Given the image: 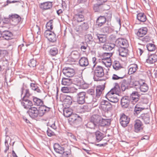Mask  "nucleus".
Segmentation results:
<instances>
[{"instance_id": "nucleus-1", "label": "nucleus", "mask_w": 157, "mask_h": 157, "mask_svg": "<svg viewBox=\"0 0 157 157\" xmlns=\"http://www.w3.org/2000/svg\"><path fill=\"white\" fill-rule=\"evenodd\" d=\"M41 107H39L38 109L34 106L31 107L27 111V113L31 118L36 119L38 117H42L45 113L48 112L44 110Z\"/></svg>"}, {"instance_id": "nucleus-2", "label": "nucleus", "mask_w": 157, "mask_h": 157, "mask_svg": "<svg viewBox=\"0 0 157 157\" xmlns=\"http://www.w3.org/2000/svg\"><path fill=\"white\" fill-rule=\"evenodd\" d=\"M92 69L94 72V79L95 81H101L104 80L101 78L104 75V72L103 68L99 65H96V63H94Z\"/></svg>"}, {"instance_id": "nucleus-3", "label": "nucleus", "mask_w": 157, "mask_h": 157, "mask_svg": "<svg viewBox=\"0 0 157 157\" xmlns=\"http://www.w3.org/2000/svg\"><path fill=\"white\" fill-rule=\"evenodd\" d=\"M82 118L78 115L75 113L71 115L69 118L68 121L70 124L74 125L81 124L82 121Z\"/></svg>"}, {"instance_id": "nucleus-4", "label": "nucleus", "mask_w": 157, "mask_h": 157, "mask_svg": "<svg viewBox=\"0 0 157 157\" xmlns=\"http://www.w3.org/2000/svg\"><path fill=\"white\" fill-rule=\"evenodd\" d=\"M32 98L34 105L40 106L39 107H41L44 108L43 110H45L46 112H48L50 111L51 108L45 105L42 100L35 96H33Z\"/></svg>"}, {"instance_id": "nucleus-5", "label": "nucleus", "mask_w": 157, "mask_h": 157, "mask_svg": "<svg viewBox=\"0 0 157 157\" xmlns=\"http://www.w3.org/2000/svg\"><path fill=\"white\" fill-rule=\"evenodd\" d=\"M44 35L48 40L52 43H55L57 40V37L55 33L51 31L46 30Z\"/></svg>"}, {"instance_id": "nucleus-6", "label": "nucleus", "mask_w": 157, "mask_h": 157, "mask_svg": "<svg viewBox=\"0 0 157 157\" xmlns=\"http://www.w3.org/2000/svg\"><path fill=\"white\" fill-rule=\"evenodd\" d=\"M120 91V88L119 85L117 83H115L114 87L112 88L105 95L106 98L108 100L111 98L112 97L114 96L115 94H117V93Z\"/></svg>"}, {"instance_id": "nucleus-7", "label": "nucleus", "mask_w": 157, "mask_h": 157, "mask_svg": "<svg viewBox=\"0 0 157 157\" xmlns=\"http://www.w3.org/2000/svg\"><path fill=\"white\" fill-rule=\"evenodd\" d=\"M134 131L136 133L141 132L143 129V124L141 121L137 119L134 121Z\"/></svg>"}, {"instance_id": "nucleus-8", "label": "nucleus", "mask_w": 157, "mask_h": 157, "mask_svg": "<svg viewBox=\"0 0 157 157\" xmlns=\"http://www.w3.org/2000/svg\"><path fill=\"white\" fill-rule=\"evenodd\" d=\"M130 121V118L124 113L121 115L120 122L121 126L124 128L127 126Z\"/></svg>"}, {"instance_id": "nucleus-9", "label": "nucleus", "mask_w": 157, "mask_h": 157, "mask_svg": "<svg viewBox=\"0 0 157 157\" xmlns=\"http://www.w3.org/2000/svg\"><path fill=\"white\" fill-rule=\"evenodd\" d=\"M117 83L118 84L120 90L121 89L122 91H124L126 89H129L131 87L128 81L125 79L122 80L119 83Z\"/></svg>"}, {"instance_id": "nucleus-10", "label": "nucleus", "mask_w": 157, "mask_h": 157, "mask_svg": "<svg viewBox=\"0 0 157 157\" xmlns=\"http://www.w3.org/2000/svg\"><path fill=\"white\" fill-rule=\"evenodd\" d=\"M62 72L65 76L69 78L72 77L75 74V70L68 67L64 68Z\"/></svg>"}, {"instance_id": "nucleus-11", "label": "nucleus", "mask_w": 157, "mask_h": 157, "mask_svg": "<svg viewBox=\"0 0 157 157\" xmlns=\"http://www.w3.org/2000/svg\"><path fill=\"white\" fill-rule=\"evenodd\" d=\"M86 93L84 92H81L77 94L76 98L77 101L79 104H83L85 103Z\"/></svg>"}, {"instance_id": "nucleus-12", "label": "nucleus", "mask_w": 157, "mask_h": 157, "mask_svg": "<svg viewBox=\"0 0 157 157\" xmlns=\"http://www.w3.org/2000/svg\"><path fill=\"white\" fill-rule=\"evenodd\" d=\"M131 100L129 96H124L121 99V104L123 108H128L129 105Z\"/></svg>"}, {"instance_id": "nucleus-13", "label": "nucleus", "mask_w": 157, "mask_h": 157, "mask_svg": "<svg viewBox=\"0 0 157 157\" xmlns=\"http://www.w3.org/2000/svg\"><path fill=\"white\" fill-rule=\"evenodd\" d=\"M21 104L24 108L28 109L31 107H33V103L32 101L26 98L22 99Z\"/></svg>"}, {"instance_id": "nucleus-14", "label": "nucleus", "mask_w": 157, "mask_h": 157, "mask_svg": "<svg viewBox=\"0 0 157 157\" xmlns=\"http://www.w3.org/2000/svg\"><path fill=\"white\" fill-rule=\"evenodd\" d=\"M106 21V19L105 16H100L97 18L95 25L97 27L100 28L104 25Z\"/></svg>"}, {"instance_id": "nucleus-15", "label": "nucleus", "mask_w": 157, "mask_h": 157, "mask_svg": "<svg viewBox=\"0 0 157 157\" xmlns=\"http://www.w3.org/2000/svg\"><path fill=\"white\" fill-rule=\"evenodd\" d=\"M140 96V95L138 92L135 91L132 93L129 98L131 100V102L134 104L139 101Z\"/></svg>"}, {"instance_id": "nucleus-16", "label": "nucleus", "mask_w": 157, "mask_h": 157, "mask_svg": "<svg viewBox=\"0 0 157 157\" xmlns=\"http://www.w3.org/2000/svg\"><path fill=\"white\" fill-rule=\"evenodd\" d=\"M73 19L75 21L78 23L84 21L85 18L83 13L81 12L75 14L73 16Z\"/></svg>"}, {"instance_id": "nucleus-17", "label": "nucleus", "mask_w": 157, "mask_h": 157, "mask_svg": "<svg viewBox=\"0 0 157 157\" xmlns=\"http://www.w3.org/2000/svg\"><path fill=\"white\" fill-rule=\"evenodd\" d=\"M148 30V29L146 27H142L138 29L136 34L139 37H142L147 34Z\"/></svg>"}, {"instance_id": "nucleus-18", "label": "nucleus", "mask_w": 157, "mask_h": 157, "mask_svg": "<svg viewBox=\"0 0 157 157\" xmlns=\"http://www.w3.org/2000/svg\"><path fill=\"white\" fill-rule=\"evenodd\" d=\"M146 62L149 64H152L157 61V55L155 54H148Z\"/></svg>"}, {"instance_id": "nucleus-19", "label": "nucleus", "mask_w": 157, "mask_h": 157, "mask_svg": "<svg viewBox=\"0 0 157 157\" xmlns=\"http://www.w3.org/2000/svg\"><path fill=\"white\" fill-rule=\"evenodd\" d=\"M101 107L105 110L109 111L112 109V105L108 101L104 100L101 102Z\"/></svg>"}, {"instance_id": "nucleus-20", "label": "nucleus", "mask_w": 157, "mask_h": 157, "mask_svg": "<svg viewBox=\"0 0 157 157\" xmlns=\"http://www.w3.org/2000/svg\"><path fill=\"white\" fill-rule=\"evenodd\" d=\"M91 121L94 122L96 125L98 127L100 121L101 119V117L97 114H94L92 115L90 118Z\"/></svg>"}, {"instance_id": "nucleus-21", "label": "nucleus", "mask_w": 157, "mask_h": 157, "mask_svg": "<svg viewBox=\"0 0 157 157\" xmlns=\"http://www.w3.org/2000/svg\"><path fill=\"white\" fill-rule=\"evenodd\" d=\"M97 36L96 40H98L97 43L101 44L105 43L107 40V39L105 36L104 35L97 33L96 34Z\"/></svg>"}, {"instance_id": "nucleus-22", "label": "nucleus", "mask_w": 157, "mask_h": 157, "mask_svg": "<svg viewBox=\"0 0 157 157\" xmlns=\"http://www.w3.org/2000/svg\"><path fill=\"white\" fill-rule=\"evenodd\" d=\"M13 34L12 33L8 30H5L2 32V37L5 39L8 40L11 39L12 38Z\"/></svg>"}, {"instance_id": "nucleus-23", "label": "nucleus", "mask_w": 157, "mask_h": 157, "mask_svg": "<svg viewBox=\"0 0 157 157\" xmlns=\"http://www.w3.org/2000/svg\"><path fill=\"white\" fill-rule=\"evenodd\" d=\"M117 43L120 47L127 48L128 45L127 40L123 38H118L117 39Z\"/></svg>"}, {"instance_id": "nucleus-24", "label": "nucleus", "mask_w": 157, "mask_h": 157, "mask_svg": "<svg viewBox=\"0 0 157 157\" xmlns=\"http://www.w3.org/2000/svg\"><path fill=\"white\" fill-rule=\"evenodd\" d=\"M139 117L144 121L145 124H148L150 121V115L148 113H143Z\"/></svg>"}, {"instance_id": "nucleus-25", "label": "nucleus", "mask_w": 157, "mask_h": 157, "mask_svg": "<svg viewBox=\"0 0 157 157\" xmlns=\"http://www.w3.org/2000/svg\"><path fill=\"white\" fill-rule=\"evenodd\" d=\"M72 101V99L71 97L67 95L64 96L63 102L66 107H69L71 104Z\"/></svg>"}, {"instance_id": "nucleus-26", "label": "nucleus", "mask_w": 157, "mask_h": 157, "mask_svg": "<svg viewBox=\"0 0 157 157\" xmlns=\"http://www.w3.org/2000/svg\"><path fill=\"white\" fill-rule=\"evenodd\" d=\"M52 3L50 2H45L40 4V7L44 10L49 9L52 8Z\"/></svg>"}, {"instance_id": "nucleus-27", "label": "nucleus", "mask_w": 157, "mask_h": 157, "mask_svg": "<svg viewBox=\"0 0 157 157\" xmlns=\"http://www.w3.org/2000/svg\"><path fill=\"white\" fill-rule=\"evenodd\" d=\"M94 135L96 139V141L99 142L101 141L102 139L105 136V134L99 131H97L95 133Z\"/></svg>"}, {"instance_id": "nucleus-28", "label": "nucleus", "mask_w": 157, "mask_h": 157, "mask_svg": "<svg viewBox=\"0 0 157 157\" xmlns=\"http://www.w3.org/2000/svg\"><path fill=\"white\" fill-rule=\"evenodd\" d=\"M136 19L139 21L144 22L147 20V17L145 14L142 12L139 13L136 15Z\"/></svg>"}, {"instance_id": "nucleus-29", "label": "nucleus", "mask_w": 157, "mask_h": 157, "mask_svg": "<svg viewBox=\"0 0 157 157\" xmlns=\"http://www.w3.org/2000/svg\"><path fill=\"white\" fill-rule=\"evenodd\" d=\"M115 44L113 43L110 42L108 44H105L103 46L102 48L104 50L107 51H110L114 48Z\"/></svg>"}, {"instance_id": "nucleus-30", "label": "nucleus", "mask_w": 157, "mask_h": 157, "mask_svg": "<svg viewBox=\"0 0 157 157\" xmlns=\"http://www.w3.org/2000/svg\"><path fill=\"white\" fill-rule=\"evenodd\" d=\"M10 14L8 17H2V23L3 26H5V25H9L11 24V17H10Z\"/></svg>"}, {"instance_id": "nucleus-31", "label": "nucleus", "mask_w": 157, "mask_h": 157, "mask_svg": "<svg viewBox=\"0 0 157 157\" xmlns=\"http://www.w3.org/2000/svg\"><path fill=\"white\" fill-rule=\"evenodd\" d=\"M74 114L72 110L69 107L64 108L63 109V114L66 117L70 118L71 115Z\"/></svg>"}, {"instance_id": "nucleus-32", "label": "nucleus", "mask_w": 157, "mask_h": 157, "mask_svg": "<svg viewBox=\"0 0 157 157\" xmlns=\"http://www.w3.org/2000/svg\"><path fill=\"white\" fill-rule=\"evenodd\" d=\"M89 28V25L87 22H84L81 24L79 26L78 30H77V32L79 31L82 32L87 31Z\"/></svg>"}, {"instance_id": "nucleus-33", "label": "nucleus", "mask_w": 157, "mask_h": 157, "mask_svg": "<svg viewBox=\"0 0 157 157\" xmlns=\"http://www.w3.org/2000/svg\"><path fill=\"white\" fill-rule=\"evenodd\" d=\"M105 83L103 85H100L97 86L96 88V95L97 97H100L102 94L103 91L104 90L105 86Z\"/></svg>"}, {"instance_id": "nucleus-34", "label": "nucleus", "mask_w": 157, "mask_h": 157, "mask_svg": "<svg viewBox=\"0 0 157 157\" xmlns=\"http://www.w3.org/2000/svg\"><path fill=\"white\" fill-rule=\"evenodd\" d=\"M53 148L55 151L59 154H62L63 151H64V148L61 147L60 145L58 143H55L54 144Z\"/></svg>"}, {"instance_id": "nucleus-35", "label": "nucleus", "mask_w": 157, "mask_h": 157, "mask_svg": "<svg viewBox=\"0 0 157 157\" xmlns=\"http://www.w3.org/2000/svg\"><path fill=\"white\" fill-rule=\"evenodd\" d=\"M80 65L82 67H85L89 65V61L87 58L83 57H81L79 61Z\"/></svg>"}, {"instance_id": "nucleus-36", "label": "nucleus", "mask_w": 157, "mask_h": 157, "mask_svg": "<svg viewBox=\"0 0 157 157\" xmlns=\"http://www.w3.org/2000/svg\"><path fill=\"white\" fill-rule=\"evenodd\" d=\"M111 120L109 119H104L101 117L98 127L108 126L110 125Z\"/></svg>"}, {"instance_id": "nucleus-37", "label": "nucleus", "mask_w": 157, "mask_h": 157, "mask_svg": "<svg viewBox=\"0 0 157 157\" xmlns=\"http://www.w3.org/2000/svg\"><path fill=\"white\" fill-rule=\"evenodd\" d=\"M10 17L12 21H16L15 24L14 25H16L19 23L21 20V17L18 15L16 14H10Z\"/></svg>"}, {"instance_id": "nucleus-38", "label": "nucleus", "mask_w": 157, "mask_h": 157, "mask_svg": "<svg viewBox=\"0 0 157 157\" xmlns=\"http://www.w3.org/2000/svg\"><path fill=\"white\" fill-rule=\"evenodd\" d=\"M118 51L119 56L123 57L127 56L128 53V49L127 48L120 47L118 49Z\"/></svg>"}, {"instance_id": "nucleus-39", "label": "nucleus", "mask_w": 157, "mask_h": 157, "mask_svg": "<svg viewBox=\"0 0 157 157\" xmlns=\"http://www.w3.org/2000/svg\"><path fill=\"white\" fill-rule=\"evenodd\" d=\"M129 67V68L128 73L129 75H131L134 73L138 69V65L136 64H133L130 65Z\"/></svg>"}, {"instance_id": "nucleus-40", "label": "nucleus", "mask_w": 157, "mask_h": 157, "mask_svg": "<svg viewBox=\"0 0 157 157\" xmlns=\"http://www.w3.org/2000/svg\"><path fill=\"white\" fill-rule=\"evenodd\" d=\"M93 8L95 12H100L104 10L103 8L102 5L97 3L94 5Z\"/></svg>"}, {"instance_id": "nucleus-41", "label": "nucleus", "mask_w": 157, "mask_h": 157, "mask_svg": "<svg viewBox=\"0 0 157 157\" xmlns=\"http://www.w3.org/2000/svg\"><path fill=\"white\" fill-rule=\"evenodd\" d=\"M80 49L83 52H85L87 49L90 50L89 47L86 42H81L80 44Z\"/></svg>"}, {"instance_id": "nucleus-42", "label": "nucleus", "mask_w": 157, "mask_h": 157, "mask_svg": "<svg viewBox=\"0 0 157 157\" xmlns=\"http://www.w3.org/2000/svg\"><path fill=\"white\" fill-rule=\"evenodd\" d=\"M30 87L31 89L38 93H41V91L38 86V84L33 83H31L30 84Z\"/></svg>"}, {"instance_id": "nucleus-43", "label": "nucleus", "mask_w": 157, "mask_h": 157, "mask_svg": "<svg viewBox=\"0 0 157 157\" xmlns=\"http://www.w3.org/2000/svg\"><path fill=\"white\" fill-rule=\"evenodd\" d=\"M139 88L140 91L143 92H147L149 89L148 85L145 82H143L142 84L140 85Z\"/></svg>"}, {"instance_id": "nucleus-44", "label": "nucleus", "mask_w": 157, "mask_h": 157, "mask_svg": "<svg viewBox=\"0 0 157 157\" xmlns=\"http://www.w3.org/2000/svg\"><path fill=\"white\" fill-rule=\"evenodd\" d=\"M144 109V108L143 107L140 106V105L138 104H136L135 107L134 111V115L137 116V115Z\"/></svg>"}, {"instance_id": "nucleus-45", "label": "nucleus", "mask_w": 157, "mask_h": 157, "mask_svg": "<svg viewBox=\"0 0 157 157\" xmlns=\"http://www.w3.org/2000/svg\"><path fill=\"white\" fill-rule=\"evenodd\" d=\"M72 84L71 78H63L62 79V84L64 85L69 86Z\"/></svg>"}, {"instance_id": "nucleus-46", "label": "nucleus", "mask_w": 157, "mask_h": 157, "mask_svg": "<svg viewBox=\"0 0 157 157\" xmlns=\"http://www.w3.org/2000/svg\"><path fill=\"white\" fill-rule=\"evenodd\" d=\"M146 48L147 50L150 52L154 51L156 48L155 45L152 43H148L147 44Z\"/></svg>"}, {"instance_id": "nucleus-47", "label": "nucleus", "mask_w": 157, "mask_h": 157, "mask_svg": "<svg viewBox=\"0 0 157 157\" xmlns=\"http://www.w3.org/2000/svg\"><path fill=\"white\" fill-rule=\"evenodd\" d=\"M79 53L77 51H72L71 53V56L75 61L79 58Z\"/></svg>"}, {"instance_id": "nucleus-48", "label": "nucleus", "mask_w": 157, "mask_h": 157, "mask_svg": "<svg viewBox=\"0 0 157 157\" xmlns=\"http://www.w3.org/2000/svg\"><path fill=\"white\" fill-rule=\"evenodd\" d=\"M101 32L105 34H109L111 32V29L109 26H105L101 29Z\"/></svg>"}, {"instance_id": "nucleus-49", "label": "nucleus", "mask_w": 157, "mask_h": 157, "mask_svg": "<svg viewBox=\"0 0 157 157\" xmlns=\"http://www.w3.org/2000/svg\"><path fill=\"white\" fill-rule=\"evenodd\" d=\"M106 14L105 16V17L106 19V21L107 22V25H111V23L110 22L112 18V13L110 12H108Z\"/></svg>"}, {"instance_id": "nucleus-50", "label": "nucleus", "mask_w": 157, "mask_h": 157, "mask_svg": "<svg viewBox=\"0 0 157 157\" xmlns=\"http://www.w3.org/2000/svg\"><path fill=\"white\" fill-rule=\"evenodd\" d=\"M58 52L57 48L56 47H53L51 48L49 51L50 54L52 56H55L57 55Z\"/></svg>"}, {"instance_id": "nucleus-51", "label": "nucleus", "mask_w": 157, "mask_h": 157, "mask_svg": "<svg viewBox=\"0 0 157 157\" xmlns=\"http://www.w3.org/2000/svg\"><path fill=\"white\" fill-rule=\"evenodd\" d=\"M86 127L91 129H95L98 127L94 122L91 121L90 119L89 121L86 124Z\"/></svg>"}, {"instance_id": "nucleus-52", "label": "nucleus", "mask_w": 157, "mask_h": 157, "mask_svg": "<svg viewBox=\"0 0 157 157\" xmlns=\"http://www.w3.org/2000/svg\"><path fill=\"white\" fill-rule=\"evenodd\" d=\"M53 20H51L47 23L46 25V27L47 29L46 30L51 31L52 29L53 28Z\"/></svg>"}, {"instance_id": "nucleus-53", "label": "nucleus", "mask_w": 157, "mask_h": 157, "mask_svg": "<svg viewBox=\"0 0 157 157\" xmlns=\"http://www.w3.org/2000/svg\"><path fill=\"white\" fill-rule=\"evenodd\" d=\"M113 67V69L116 70H118L122 67L119 61H115L114 62Z\"/></svg>"}, {"instance_id": "nucleus-54", "label": "nucleus", "mask_w": 157, "mask_h": 157, "mask_svg": "<svg viewBox=\"0 0 157 157\" xmlns=\"http://www.w3.org/2000/svg\"><path fill=\"white\" fill-rule=\"evenodd\" d=\"M92 97L93 96L91 95L86 94L85 103L88 104L91 103L92 102Z\"/></svg>"}, {"instance_id": "nucleus-55", "label": "nucleus", "mask_w": 157, "mask_h": 157, "mask_svg": "<svg viewBox=\"0 0 157 157\" xmlns=\"http://www.w3.org/2000/svg\"><path fill=\"white\" fill-rule=\"evenodd\" d=\"M109 42L111 43L115 44L117 40L116 36L115 34H111L109 37Z\"/></svg>"}, {"instance_id": "nucleus-56", "label": "nucleus", "mask_w": 157, "mask_h": 157, "mask_svg": "<svg viewBox=\"0 0 157 157\" xmlns=\"http://www.w3.org/2000/svg\"><path fill=\"white\" fill-rule=\"evenodd\" d=\"M37 65L36 60L34 59H30L28 63V65L30 67H35Z\"/></svg>"}, {"instance_id": "nucleus-57", "label": "nucleus", "mask_w": 157, "mask_h": 157, "mask_svg": "<svg viewBox=\"0 0 157 157\" xmlns=\"http://www.w3.org/2000/svg\"><path fill=\"white\" fill-rule=\"evenodd\" d=\"M102 62L104 63L105 67H110L111 65V59L107 60L106 59H102Z\"/></svg>"}, {"instance_id": "nucleus-58", "label": "nucleus", "mask_w": 157, "mask_h": 157, "mask_svg": "<svg viewBox=\"0 0 157 157\" xmlns=\"http://www.w3.org/2000/svg\"><path fill=\"white\" fill-rule=\"evenodd\" d=\"M100 97H97V95H96V96L95 98H93L92 97V102L91 103L93 104V105H94V106H97L99 102V98Z\"/></svg>"}, {"instance_id": "nucleus-59", "label": "nucleus", "mask_w": 157, "mask_h": 157, "mask_svg": "<svg viewBox=\"0 0 157 157\" xmlns=\"http://www.w3.org/2000/svg\"><path fill=\"white\" fill-rule=\"evenodd\" d=\"M72 83L75 84L79 85L81 83V81L79 78L77 77H75L71 78Z\"/></svg>"}, {"instance_id": "nucleus-60", "label": "nucleus", "mask_w": 157, "mask_h": 157, "mask_svg": "<svg viewBox=\"0 0 157 157\" xmlns=\"http://www.w3.org/2000/svg\"><path fill=\"white\" fill-rule=\"evenodd\" d=\"M112 55V53H104L103 54L102 56L103 58L102 59H106L107 60L111 59L110 57Z\"/></svg>"}, {"instance_id": "nucleus-61", "label": "nucleus", "mask_w": 157, "mask_h": 157, "mask_svg": "<svg viewBox=\"0 0 157 157\" xmlns=\"http://www.w3.org/2000/svg\"><path fill=\"white\" fill-rule=\"evenodd\" d=\"M94 40L93 38L90 34H88L85 36V42H88V41H90Z\"/></svg>"}, {"instance_id": "nucleus-62", "label": "nucleus", "mask_w": 157, "mask_h": 157, "mask_svg": "<svg viewBox=\"0 0 157 157\" xmlns=\"http://www.w3.org/2000/svg\"><path fill=\"white\" fill-rule=\"evenodd\" d=\"M32 95V94L30 92L29 89H26L25 90V93L23 98H29Z\"/></svg>"}, {"instance_id": "nucleus-63", "label": "nucleus", "mask_w": 157, "mask_h": 157, "mask_svg": "<svg viewBox=\"0 0 157 157\" xmlns=\"http://www.w3.org/2000/svg\"><path fill=\"white\" fill-rule=\"evenodd\" d=\"M86 43L89 47L90 49L93 48L96 44V43L94 40L90 41H88Z\"/></svg>"}, {"instance_id": "nucleus-64", "label": "nucleus", "mask_w": 157, "mask_h": 157, "mask_svg": "<svg viewBox=\"0 0 157 157\" xmlns=\"http://www.w3.org/2000/svg\"><path fill=\"white\" fill-rule=\"evenodd\" d=\"M47 134L48 136L50 137L55 136L56 135L54 132L48 128V129L47 131Z\"/></svg>"}]
</instances>
